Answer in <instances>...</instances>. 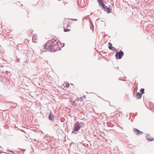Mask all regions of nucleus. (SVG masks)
<instances>
[{"label": "nucleus", "instance_id": "1", "mask_svg": "<svg viewBox=\"0 0 154 154\" xmlns=\"http://www.w3.org/2000/svg\"><path fill=\"white\" fill-rule=\"evenodd\" d=\"M43 46L45 49L49 50L51 52L57 51L61 48L59 46L58 42L54 39L49 40Z\"/></svg>", "mask_w": 154, "mask_h": 154}, {"label": "nucleus", "instance_id": "2", "mask_svg": "<svg viewBox=\"0 0 154 154\" xmlns=\"http://www.w3.org/2000/svg\"><path fill=\"white\" fill-rule=\"evenodd\" d=\"M124 54L123 51H119V52H117L116 54V58L117 59H121L123 56Z\"/></svg>", "mask_w": 154, "mask_h": 154}, {"label": "nucleus", "instance_id": "3", "mask_svg": "<svg viewBox=\"0 0 154 154\" xmlns=\"http://www.w3.org/2000/svg\"><path fill=\"white\" fill-rule=\"evenodd\" d=\"M82 124V122L79 124L78 122H77L74 125V130L76 131H77L79 130L81 128L82 126L81 125Z\"/></svg>", "mask_w": 154, "mask_h": 154}, {"label": "nucleus", "instance_id": "4", "mask_svg": "<svg viewBox=\"0 0 154 154\" xmlns=\"http://www.w3.org/2000/svg\"><path fill=\"white\" fill-rule=\"evenodd\" d=\"M133 131L137 135H141L143 134V132H142L140 131L138 129L136 128H134Z\"/></svg>", "mask_w": 154, "mask_h": 154}, {"label": "nucleus", "instance_id": "5", "mask_svg": "<svg viewBox=\"0 0 154 154\" xmlns=\"http://www.w3.org/2000/svg\"><path fill=\"white\" fill-rule=\"evenodd\" d=\"M38 40V38L37 37V35L36 34H34L32 37V41L34 43H37Z\"/></svg>", "mask_w": 154, "mask_h": 154}, {"label": "nucleus", "instance_id": "6", "mask_svg": "<svg viewBox=\"0 0 154 154\" xmlns=\"http://www.w3.org/2000/svg\"><path fill=\"white\" fill-rule=\"evenodd\" d=\"M48 118L50 121H53L54 119V115L51 112H50L48 115Z\"/></svg>", "mask_w": 154, "mask_h": 154}, {"label": "nucleus", "instance_id": "7", "mask_svg": "<svg viewBox=\"0 0 154 154\" xmlns=\"http://www.w3.org/2000/svg\"><path fill=\"white\" fill-rule=\"evenodd\" d=\"M99 5L100 6H101L102 7V8L104 9H105L106 10L107 9V8H108L105 5L103 1H102L101 3H99Z\"/></svg>", "mask_w": 154, "mask_h": 154}, {"label": "nucleus", "instance_id": "8", "mask_svg": "<svg viewBox=\"0 0 154 154\" xmlns=\"http://www.w3.org/2000/svg\"><path fill=\"white\" fill-rule=\"evenodd\" d=\"M142 94L140 93L139 92H137L136 94L137 99H139L141 98L142 96Z\"/></svg>", "mask_w": 154, "mask_h": 154}, {"label": "nucleus", "instance_id": "9", "mask_svg": "<svg viewBox=\"0 0 154 154\" xmlns=\"http://www.w3.org/2000/svg\"><path fill=\"white\" fill-rule=\"evenodd\" d=\"M150 135L148 134H147L146 135V139L148 140H149V141H151L154 140V138H150Z\"/></svg>", "mask_w": 154, "mask_h": 154}, {"label": "nucleus", "instance_id": "10", "mask_svg": "<svg viewBox=\"0 0 154 154\" xmlns=\"http://www.w3.org/2000/svg\"><path fill=\"white\" fill-rule=\"evenodd\" d=\"M63 26L65 27H67L68 26V22L66 20L64 21L63 23Z\"/></svg>", "mask_w": 154, "mask_h": 154}, {"label": "nucleus", "instance_id": "11", "mask_svg": "<svg viewBox=\"0 0 154 154\" xmlns=\"http://www.w3.org/2000/svg\"><path fill=\"white\" fill-rule=\"evenodd\" d=\"M109 48L110 50H114L116 49V48L113 47L112 45L111 46H109Z\"/></svg>", "mask_w": 154, "mask_h": 154}, {"label": "nucleus", "instance_id": "12", "mask_svg": "<svg viewBox=\"0 0 154 154\" xmlns=\"http://www.w3.org/2000/svg\"><path fill=\"white\" fill-rule=\"evenodd\" d=\"M111 9H110L109 7H108L107 9L106 10V11L108 13H109L111 12Z\"/></svg>", "mask_w": 154, "mask_h": 154}, {"label": "nucleus", "instance_id": "13", "mask_svg": "<svg viewBox=\"0 0 154 154\" xmlns=\"http://www.w3.org/2000/svg\"><path fill=\"white\" fill-rule=\"evenodd\" d=\"M144 89L143 88H141L140 90V92H141L142 94H143L144 93Z\"/></svg>", "mask_w": 154, "mask_h": 154}, {"label": "nucleus", "instance_id": "14", "mask_svg": "<svg viewBox=\"0 0 154 154\" xmlns=\"http://www.w3.org/2000/svg\"><path fill=\"white\" fill-rule=\"evenodd\" d=\"M64 31L65 32H69L70 31V30L68 29H64Z\"/></svg>", "mask_w": 154, "mask_h": 154}, {"label": "nucleus", "instance_id": "15", "mask_svg": "<svg viewBox=\"0 0 154 154\" xmlns=\"http://www.w3.org/2000/svg\"><path fill=\"white\" fill-rule=\"evenodd\" d=\"M97 1L99 4L103 1L102 0H97Z\"/></svg>", "mask_w": 154, "mask_h": 154}, {"label": "nucleus", "instance_id": "16", "mask_svg": "<svg viewBox=\"0 0 154 154\" xmlns=\"http://www.w3.org/2000/svg\"><path fill=\"white\" fill-rule=\"evenodd\" d=\"M79 100H80L81 101H83V99L82 98V97H81L79 98Z\"/></svg>", "mask_w": 154, "mask_h": 154}, {"label": "nucleus", "instance_id": "17", "mask_svg": "<svg viewBox=\"0 0 154 154\" xmlns=\"http://www.w3.org/2000/svg\"><path fill=\"white\" fill-rule=\"evenodd\" d=\"M82 97L84 99H86V96L85 95H83L82 96Z\"/></svg>", "mask_w": 154, "mask_h": 154}, {"label": "nucleus", "instance_id": "18", "mask_svg": "<svg viewBox=\"0 0 154 154\" xmlns=\"http://www.w3.org/2000/svg\"><path fill=\"white\" fill-rule=\"evenodd\" d=\"M69 84H66V86L67 87H69Z\"/></svg>", "mask_w": 154, "mask_h": 154}, {"label": "nucleus", "instance_id": "19", "mask_svg": "<svg viewBox=\"0 0 154 154\" xmlns=\"http://www.w3.org/2000/svg\"><path fill=\"white\" fill-rule=\"evenodd\" d=\"M109 46H112V44L110 43V42H109Z\"/></svg>", "mask_w": 154, "mask_h": 154}, {"label": "nucleus", "instance_id": "20", "mask_svg": "<svg viewBox=\"0 0 154 154\" xmlns=\"http://www.w3.org/2000/svg\"><path fill=\"white\" fill-rule=\"evenodd\" d=\"M69 19L70 20H77V19Z\"/></svg>", "mask_w": 154, "mask_h": 154}, {"label": "nucleus", "instance_id": "21", "mask_svg": "<svg viewBox=\"0 0 154 154\" xmlns=\"http://www.w3.org/2000/svg\"><path fill=\"white\" fill-rule=\"evenodd\" d=\"M104 100L105 101H107V102H109L110 103V102L109 101H107V100Z\"/></svg>", "mask_w": 154, "mask_h": 154}]
</instances>
